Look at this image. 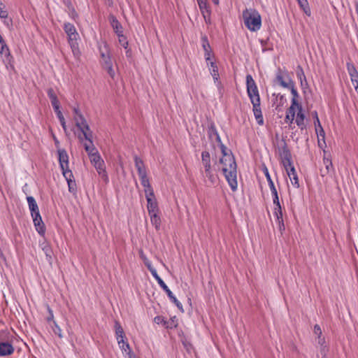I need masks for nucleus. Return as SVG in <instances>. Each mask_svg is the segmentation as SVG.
<instances>
[{
    "label": "nucleus",
    "mask_w": 358,
    "mask_h": 358,
    "mask_svg": "<svg viewBox=\"0 0 358 358\" xmlns=\"http://www.w3.org/2000/svg\"><path fill=\"white\" fill-rule=\"evenodd\" d=\"M53 109L55 110V113L57 114L58 113H61V110H60V105L59 106H55L53 107Z\"/></svg>",
    "instance_id": "0e129e2a"
},
{
    "label": "nucleus",
    "mask_w": 358,
    "mask_h": 358,
    "mask_svg": "<svg viewBox=\"0 0 358 358\" xmlns=\"http://www.w3.org/2000/svg\"><path fill=\"white\" fill-rule=\"evenodd\" d=\"M83 137L85 140V142L83 143L84 148L87 152L89 157L93 154L98 152L92 142L93 136H83Z\"/></svg>",
    "instance_id": "a211bd4d"
},
{
    "label": "nucleus",
    "mask_w": 358,
    "mask_h": 358,
    "mask_svg": "<svg viewBox=\"0 0 358 358\" xmlns=\"http://www.w3.org/2000/svg\"><path fill=\"white\" fill-rule=\"evenodd\" d=\"M201 164L204 168V176L208 178L211 183H215L216 180L215 176L213 173L210 155L208 151L204 150L201 152Z\"/></svg>",
    "instance_id": "6e6552de"
},
{
    "label": "nucleus",
    "mask_w": 358,
    "mask_h": 358,
    "mask_svg": "<svg viewBox=\"0 0 358 358\" xmlns=\"http://www.w3.org/2000/svg\"><path fill=\"white\" fill-rule=\"evenodd\" d=\"M263 171H264V175H265V176L266 178V180L268 182L269 188L271 189L273 199V198H278V194L277 189H276V188L275 187L273 181L271 179V176L269 174L268 170L267 167L265 165L264 166Z\"/></svg>",
    "instance_id": "aec40b11"
},
{
    "label": "nucleus",
    "mask_w": 358,
    "mask_h": 358,
    "mask_svg": "<svg viewBox=\"0 0 358 358\" xmlns=\"http://www.w3.org/2000/svg\"><path fill=\"white\" fill-rule=\"evenodd\" d=\"M313 331L315 335L318 336H322V329L318 324H315L313 328Z\"/></svg>",
    "instance_id": "603ef678"
},
{
    "label": "nucleus",
    "mask_w": 358,
    "mask_h": 358,
    "mask_svg": "<svg viewBox=\"0 0 358 358\" xmlns=\"http://www.w3.org/2000/svg\"><path fill=\"white\" fill-rule=\"evenodd\" d=\"M114 327L117 343L120 345L121 342H123L124 340H127L123 328L117 320L115 321Z\"/></svg>",
    "instance_id": "412c9836"
},
{
    "label": "nucleus",
    "mask_w": 358,
    "mask_h": 358,
    "mask_svg": "<svg viewBox=\"0 0 358 358\" xmlns=\"http://www.w3.org/2000/svg\"><path fill=\"white\" fill-rule=\"evenodd\" d=\"M31 217L33 219V222H34V224L36 231L41 236L44 237L45 234V226L42 220L41 214L32 216Z\"/></svg>",
    "instance_id": "2eb2a0df"
},
{
    "label": "nucleus",
    "mask_w": 358,
    "mask_h": 358,
    "mask_svg": "<svg viewBox=\"0 0 358 358\" xmlns=\"http://www.w3.org/2000/svg\"><path fill=\"white\" fill-rule=\"evenodd\" d=\"M153 278L157 280V283L160 286V287L166 293L169 299L173 302L179 310L183 312V308L182 303L176 299V297L173 295L172 292L166 285V283L163 281V280L160 278L157 273L152 275Z\"/></svg>",
    "instance_id": "9d476101"
},
{
    "label": "nucleus",
    "mask_w": 358,
    "mask_h": 358,
    "mask_svg": "<svg viewBox=\"0 0 358 358\" xmlns=\"http://www.w3.org/2000/svg\"><path fill=\"white\" fill-rule=\"evenodd\" d=\"M97 171L99 175L105 181H108V178L107 176V173L104 166V162L103 159L99 160L97 163L93 164Z\"/></svg>",
    "instance_id": "a878e982"
},
{
    "label": "nucleus",
    "mask_w": 358,
    "mask_h": 358,
    "mask_svg": "<svg viewBox=\"0 0 358 358\" xmlns=\"http://www.w3.org/2000/svg\"><path fill=\"white\" fill-rule=\"evenodd\" d=\"M62 175L67 182L69 191L70 192H75L77 189V186L72 171L64 172Z\"/></svg>",
    "instance_id": "6ab92c4d"
},
{
    "label": "nucleus",
    "mask_w": 358,
    "mask_h": 358,
    "mask_svg": "<svg viewBox=\"0 0 358 358\" xmlns=\"http://www.w3.org/2000/svg\"><path fill=\"white\" fill-rule=\"evenodd\" d=\"M317 343L320 346L324 345L325 343V339L324 337H322V336H320L317 337Z\"/></svg>",
    "instance_id": "bf43d9fd"
},
{
    "label": "nucleus",
    "mask_w": 358,
    "mask_h": 358,
    "mask_svg": "<svg viewBox=\"0 0 358 358\" xmlns=\"http://www.w3.org/2000/svg\"><path fill=\"white\" fill-rule=\"evenodd\" d=\"M296 115V107L291 106L287 109L285 120L287 122L292 123Z\"/></svg>",
    "instance_id": "c9c22d12"
},
{
    "label": "nucleus",
    "mask_w": 358,
    "mask_h": 358,
    "mask_svg": "<svg viewBox=\"0 0 358 358\" xmlns=\"http://www.w3.org/2000/svg\"><path fill=\"white\" fill-rule=\"evenodd\" d=\"M106 3L108 6H112L113 4V0H106Z\"/></svg>",
    "instance_id": "774afa93"
},
{
    "label": "nucleus",
    "mask_w": 358,
    "mask_h": 358,
    "mask_svg": "<svg viewBox=\"0 0 358 358\" xmlns=\"http://www.w3.org/2000/svg\"><path fill=\"white\" fill-rule=\"evenodd\" d=\"M78 17V13L76 12V10L74 9H73V11L71 13V17L73 19H76V17Z\"/></svg>",
    "instance_id": "338daca9"
},
{
    "label": "nucleus",
    "mask_w": 358,
    "mask_h": 358,
    "mask_svg": "<svg viewBox=\"0 0 358 358\" xmlns=\"http://www.w3.org/2000/svg\"><path fill=\"white\" fill-rule=\"evenodd\" d=\"M137 171H138V174L140 178L147 176V171H146L145 166H144L143 168H139L138 169H137Z\"/></svg>",
    "instance_id": "864d4df0"
},
{
    "label": "nucleus",
    "mask_w": 358,
    "mask_h": 358,
    "mask_svg": "<svg viewBox=\"0 0 358 358\" xmlns=\"http://www.w3.org/2000/svg\"><path fill=\"white\" fill-rule=\"evenodd\" d=\"M273 143L278 155V159L285 169L292 184L296 187H299V182L296 171L292 162V157L290 150L283 136L280 138L275 136L273 139Z\"/></svg>",
    "instance_id": "f03ea898"
},
{
    "label": "nucleus",
    "mask_w": 358,
    "mask_h": 358,
    "mask_svg": "<svg viewBox=\"0 0 358 358\" xmlns=\"http://www.w3.org/2000/svg\"><path fill=\"white\" fill-rule=\"evenodd\" d=\"M216 141L219 143L222 157L220 159V163L222 165V171L233 192L238 188L237 182V164L235 157L231 150H229L222 143L220 136H216Z\"/></svg>",
    "instance_id": "f257e3e1"
},
{
    "label": "nucleus",
    "mask_w": 358,
    "mask_h": 358,
    "mask_svg": "<svg viewBox=\"0 0 358 358\" xmlns=\"http://www.w3.org/2000/svg\"><path fill=\"white\" fill-rule=\"evenodd\" d=\"M296 1L299 3V7L304 12V13L308 16H310L311 10H310L308 0H296Z\"/></svg>",
    "instance_id": "f704fd0d"
},
{
    "label": "nucleus",
    "mask_w": 358,
    "mask_h": 358,
    "mask_svg": "<svg viewBox=\"0 0 358 358\" xmlns=\"http://www.w3.org/2000/svg\"><path fill=\"white\" fill-rule=\"evenodd\" d=\"M318 146L323 150L324 153L326 154L324 148L327 147L325 142V136H317Z\"/></svg>",
    "instance_id": "58836bf2"
},
{
    "label": "nucleus",
    "mask_w": 358,
    "mask_h": 358,
    "mask_svg": "<svg viewBox=\"0 0 358 358\" xmlns=\"http://www.w3.org/2000/svg\"><path fill=\"white\" fill-rule=\"evenodd\" d=\"M40 247L44 252L47 261L51 264L52 262V250L50 244L45 241L40 243Z\"/></svg>",
    "instance_id": "b1692460"
},
{
    "label": "nucleus",
    "mask_w": 358,
    "mask_h": 358,
    "mask_svg": "<svg viewBox=\"0 0 358 358\" xmlns=\"http://www.w3.org/2000/svg\"><path fill=\"white\" fill-rule=\"evenodd\" d=\"M152 224L155 227L156 230H159L161 226V218L157 213L149 215Z\"/></svg>",
    "instance_id": "e433bc0d"
},
{
    "label": "nucleus",
    "mask_w": 358,
    "mask_h": 358,
    "mask_svg": "<svg viewBox=\"0 0 358 358\" xmlns=\"http://www.w3.org/2000/svg\"><path fill=\"white\" fill-rule=\"evenodd\" d=\"M27 200L31 217L40 214L39 208L35 199L31 196H29L27 197Z\"/></svg>",
    "instance_id": "5701e85b"
},
{
    "label": "nucleus",
    "mask_w": 358,
    "mask_h": 358,
    "mask_svg": "<svg viewBox=\"0 0 358 358\" xmlns=\"http://www.w3.org/2000/svg\"><path fill=\"white\" fill-rule=\"evenodd\" d=\"M277 222H278L279 231H280L281 234H282L283 231L285 230L284 221H283V220H280V221H278Z\"/></svg>",
    "instance_id": "5fc2aeb1"
},
{
    "label": "nucleus",
    "mask_w": 358,
    "mask_h": 358,
    "mask_svg": "<svg viewBox=\"0 0 358 358\" xmlns=\"http://www.w3.org/2000/svg\"><path fill=\"white\" fill-rule=\"evenodd\" d=\"M3 4L0 1V17L1 18H6L8 17V12L3 10Z\"/></svg>",
    "instance_id": "de8ad7c7"
},
{
    "label": "nucleus",
    "mask_w": 358,
    "mask_h": 358,
    "mask_svg": "<svg viewBox=\"0 0 358 358\" xmlns=\"http://www.w3.org/2000/svg\"><path fill=\"white\" fill-rule=\"evenodd\" d=\"M134 163H135V167L136 168V169H138L139 168H143L145 166L143 161L136 155L134 157Z\"/></svg>",
    "instance_id": "a19ab883"
},
{
    "label": "nucleus",
    "mask_w": 358,
    "mask_h": 358,
    "mask_svg": "<svg viewBox=\"0 0 358 358\" xmlns=\"http://www.w3.org/2000/svg\"><path fill=\"white\" fill-rule=\"evenodd\" d=\"M117 36L119 38V43L124 49H127L128 48L129 43L127 40V38L124 36L123 33L120 34V35H117Z\"/></svg>",
    "instance_id": "ea45409f"
},
{
    "label": "nucleus",
    "mask_w": 358,
    "mask_h": 358,
    "mask_svg": "<svg viewBox=\"0 0 358 358\" xmlns=\"http://www.w3.org/2000/svg\"><path fill=\"white\" fill-rule=\"evenodd\" d=\"M145 198L147 200V208L148 214L157 213L159 211L158 205L154 192H149L146 194Z\"/></svg>",
    "instance_id": "f8f14e48"
},
{
    "label": "nucleus",
    "mask_w": 358,
    "mask_h": 358,
    "mask_svg": "<svg viewBox=\"0 0 358 358\" xmlns=\"http://www.w3.org/2000/svg\"><path fill=\"white\" fill-rule=\"evenodd\" d=\"M296 115L294 117L295 123L301 129L306 127V119L302 106H296Z\"/></svg>",
    "instance_id": "4468645a"
},
{
    "label": "nucleus",
    "mask_w": 358,
    "mask_h": 358,
    "mask_svg": "<svg viewBox=\"0 0 358 358\" xmlns=\"http://www.w3.org/2000/svg\"><path fill=\"white\" fill-rule=\"evenodd\" d=\"M0 56L7 69H14V59L6 41L0 34Z\"/></svg>",
    "instance_id": "423d86ee"
},
{
    "label": "nucleus",
    "mask_w": 358,
    "mask_h": 358,
    "mask_svg": "<svg viewBox=\"0 0 358 358\" xmlns=\"http://www.w3.org/2000/svg\"><path fill=\"white\" fill-rule=\"evenodd\" d=\"M63 28L68 36V42L73 55H78L79 53L78 40L80 36L75 26L70 22H64Z\"/></svg>",
    "instance_id": "20e7f679"
},
{
    "label": "nucleus",
    "mask_w": 358,
    "mask_h": 358,
    "mask_svg": "<svg viewBox=\"0 0 358 358\" xmlns=\"http://www.w3.org/2000/svg\"><path fill=\"white\" fill-rule=\"evenodd\" d=\"M296 76H297L298 78L301 80V83H302V79L303 78L304 80H306V76H305L302 67L300 66H299L297 67Z\"/></svg>",
    "instance_id": "79ce46f5"
},
{
    "label": "nucleus",
    "mask_w": 358,
    "mask_h": 358,
    "mask_svg": "<svg viewBox=\"0 0 358 358\" xmlns=\"http://www.w3.org/2000/svg\"><path fill=\"white\" fill-rule=\"evenodd\" d=\"M204 58H205V60H206V65L209 66L210 62H214L213 59L215 58V56L214 55H209L208 58V56H204Z\"/></svg>",
    "instance_id": "4d7b16f0"
},
{
    "label": "nucleus",
    "mask_w": 358,
    "mask_h": 358,
    "mask_svg": "<svg viewBox=\"0 0 358 358\" xmlns=\"http://www.w3.org/2000/svg\"><path fill=\"white\" fill-rule=\"evenodd\" d=\"M201 39L202 48L204 51V56L208 57L209 55H214L207 36H201Z\"/></svg>",
    "instance_id": "7c9ffc66"
},
{
    "label": "nucleus",
    "mask_w": 358,
    "mask_h": 358,
    "mask_svg": "<svg viewBox=\"0 0 358 358\" xmlns=\"http://www.w3.org/2000/svg\"><path fill=\"white\" fill-rule=\"evenodd\" d=\"M109 20L111 27H113L117 35H120V34L123 33L122 27L121 24L114 15H110L109 17Z\"/></svg>",
    "instance_id": "c85d7f7f"
},
{
    "label": "nucleus",
    "mask_w": 358,
    "mask_h": 358,
    "mask_svg": "<svg viewBox=\"0 0 358 358\" xmlns=\"http://www.w3.org/2000/svg\"><path fill=\"white\" fill-rule=\"evenodd\" d=\"M201 13L206 23H210L211 11L207 1H201L198 3Z\"/></svg>",
    "instance_id": "f3484780"
},
{
    "label": "nucleus",
    "mask_w": 358,
    "mask_h": 358,
    "mask_svg": "<svg viewBox=\"0 0 358 358\" xmlns=\"http://www.w3.org/2000/svg\"><path fill=\"white\" fill-rule=\"evenodd\" d=\"M154 322L157 324H163L164 326L166 324V321L164 320V317L159 315L154 318Z\"/></svg>",
    "instance_id": "c03bdc74"
},
{
    "label": "nucleus",
    "mask_w": 358,
    "mask_h": 358,
    "mask_svg": "<svg viewBox=\"0 0 358 358\" xmlns=\"http://www.w3.org/2000/svg\"><path fill=\"white\" fill-rule=\"evenodd\" d=\"M273 204L275 206L273 214H278V213L280 214V213H282V208H281V206H280V203L279 197L273 198Z\"/></svg>",
    "instance_id": "4c0bfd02"
},
{
    "label": "nucleus",
    "mask_w": 358,
    "mask_h": 358,
    "mask_svg": "<svg viewBox=\"0 0 358 358\" xmlns=\"http://www.w3.org/2000/svg\"><path fill=\"white\" fill-rule=\"evenodd\" d=\"M14 352L13 345L8 342L0 343V357L11 355Z\"/></svg>",
    "instance_id": "393cba45"
},
{
    "label": "nucleus",
    "mask_w": 358,
    "mask_h": 358,
    "mask_svg": "<svg viewBox=\"0 0 358 358\" xmlns=\"http://www.w3.org/2000/svg\"><path fill=\"white\" fill-rule=\"evenodd\" d=\"M273 96H275V101L273 106L275 107V110H280L286 102V98L284 95L280 94H273Z\"/></svg>",
    "instance_id": "cd10ccee"
},
{
    "label": "nucleus",
    "mask_w": 358,
    "mask_h": 358,
    "mask_svg": "<svg viewBox=\"0 0 358 358\" xmlns=\"http://www.w3.org/2000/svg\"><path fill=\"white\" fill-rule=\"evenodd\" d=\"M56 115L60 122V124H62L63 128L65 129V119H64V117L62 113V112L58 113Z\"/></svg>",
    "instance_id": "09e8293b"
},
{
    "label": "nucleus",
    "mask_w": 358,
    "mask_h": 358,
    "mask_svg": "<svg viewBox=\"0 0 358 358\" xmlns=\"http://www.w3.org/2000/svg\"><path fill=\"white\" fill-rule=\"evenodd\" d=\"M350 78H351L352 83H355V82L358 80V72L355 74H352L350 76Z\"/></svg>",
    "instance_id": "052dcab7"
},
{
    "label": "nucleus",
    "mask_w": 358,
    "mask_h": 358,
    "mask_svg": "<svg viewBox=\"0 0 358 358\" xmlns=\"http://www.w3.org/2000/svg\"><path fill=\"white\" fill-rule=\"evenodd\" d=\"M73 119L78 129L82 132L83 134H87L90 131V127L85 119L84 116L80 111L79 107L74 106L73 108Z\"/></svg>",
    "instance_id": "1a4fd4ad"
},
{
    "label": "nucleus",
    "mask_w": 358,
    "mask_h": 358,
    "mask_svg": "<svg viewBox=\"0 0 358 358\" xmlns=\"http://www.w3.org/2000/svg\"><path fill=\"white\" fill-rule=\"evenodd\" d=\"M140 179H141V185L144 187V191H145V194H148L149 192H154L153 189L150 184V181L148 178V176L141 177Z\"/></svg>",
    "instance_id": "72a5a7b5"
},
{
    "label": "nucleus",
    "mask_w": 358,
    "mask_h": 358,
    "mask_svg": "<svg viewBox=\"0 0 358 358\" xmlns=\"http://www.w3.org/2000/svg\"><path fill=\"white\" fill-rule=\"evenodd\" d=\"M347 68H348V71L349 72L350 76L357 73V71L356 70V69L355 68V66L352 64L348 63Z\"/></svg>",
    "instance_id": "8fccbe9b"
},
{
    "label": "nucleus",
    "mask_w": 358,
    "mask_h": 358,
    "mask_svg": "<svg viewBox=\"0 0 358 358\" xmlns=\"http://www.w3.org/2000/svg\"><path fill=\"white\" fill-rule=\"evenodd\" d=\"M274 215L276 217V222H278L280 221V220H283L282 219V213H280V214H274Z\"/></svg>",
    "instance_id": "e2e57ef3"
},
{
    "label": "nucleus",
    "mask_w": 358,
    "mask_h": 358,
    "mask_svg": "<svg viewBox=\"0 0 358 358\" xmlns=\"http://www.w3.org/2000/svg\"><path fill=\"white\" fill-rule=\"evenodd\" d=\"M245 26L251 31H257L262 27V17L254 8L245 9L243 11Z\"/></svg>",
    "instance_id": "7ed1b4c3"
},
{
    "label": "nucleus",
    "mask_w": 358,
    "mask_h": 358,
    "mask_svg": "<svg viewBox=\"0 0 358 358\" xmlns=\"http://www.w3.org/2000/svg\"><path fill=\"white\" fill-rule=\"evenodd\" d=\"M327 352L328 349L325 345L320 346V353L323 357H326Z\"/></svg>",
    "instance_id": "6e6d98bb"
},
{
    "label": "nucleus",
    "mask_w": 358,
    "mask_h": 358,
    "mask_svg": "<svg viewBox=\"0 0 358 358\" xmlns=\"http://www.w3.org/2000/svg\"><path fill=\"white\" fill-rule=\"evenodd\" d=\"M275 82L279 84L281 87L287 88L290 85L293 80L290 78L288 72L286 70L282 71V69H278L275 74Z\"/></svg>",
    "instance_id": "9b49d317"
},
{
    "label": "nucleus",
    "mask_w": 358,
    "mask_h": 358,
    "mask_svg": "<svg viewBox=\"0 0 358 358\" xmlns=\"http://www.w3.org/2000/svg\"><path fill=\"white\" fill-rule=\"evenodd\" d=\"M51 101V104L52 106V107H55V106H59V101L58 100V99H52L50 100Z\"/></svg>",
    "instance_id": "680f3d73"
},
{
    "label": "nucleus",
    "mask_w": 358,
    "mask_h": 358,
    "mask_svg": "<svg viewBox=\"0 0 358 358\" xmlns=\"http://www.w3.org/2000/svg\"><path fill=\"white\" fill-rule=\"evenodd\" d=\"M287 89H289L291 91V94L292 95V103H291V106H294V107H296V106H301L299 102H298V97H299V94H298V92L296 90V89L295 88V86H294V83L292 82L290 85H289L288 87H287Z\"/></svg>",
    "instance_id": "c756f323"
},
{
    "label": "nucleus",
    "mask_w": 358,
    "mask_h": 358,
    "mask_svg": "<svg viewBox=\"0 0 358 358\" xmlns=\"http://www.w3.org/2000/svg\"><path fill=\"white\" fill-rule=\"evenodd\" d=\"M104 50L102 48H99L100 55H101V64L103 69L107 71L108 75L111 78H114L115 76V72L113 69V63L111 58V56L109 53L108 47L106 44H104L103 46Z\"/></svg>",
    "instance_id": "39448f33"
},
{
    "label": "nucleus",
    "mask_w": 358,
    "mask_h": 358,
    "mask_svg": "<svg viewBox=\"0 0 358 358\" xmlns=\"http://www.w3.org/2000/svg\"><path fill=\"white\" fill-rule=\"evenodd\" d=\"M252 104V110L254 115L255 117V119L257 122V123L260 125L263 124L264 123V118L260 107V102L257 103H253Z\"/></svg>",
    "instance_id": "4be33fe9"
},
{
    "label": "nucleus",
    "mask_w": 358,
    "mask_h": 358,
    "mask_svg": "<svg viewBox=\"0 0 358 358\" xmlns=\"http://www.w3.org/2000/svg\"><path fill=\"white\" fill-rule=\"evenodd\" d=\"M52 330L55 334L57 335L59 338L62 337V329L55 322H54V327H52Z\"/></svg>",
    "instance_id": "a18cd8bd"
},
{
    "label": "nucleus",
    "mask_w": 358,
    "mask_h": 358,
    "mask_svg": "<svg viewBox=\"0 0 358 358\" xmlns=\"http://www.w3.org/2000/svg\"><path fill=\"white\" fill-rule=\"evenodd\" d=\"M311 115L314 119V123H319V117L317 115V112L316 110L312 111Z\"/></svg>",
    "instance_id": "13d9d810"
},
{
    "label": "nucleus",
    "mask_w": 358,
    "mask_h": 358,
    "mask_svg": "<svg viewBox=\"0 0 358 358\" xmlns=\"http://www.w3.org/2000/svg\"><path fill=\"white\" fill-rule=\"evenodd\" d=\"M90 162L92 164L97 163L99 160L102 159L99 152L93 154L90 157Z\"/></svg>",
    "instance_id": "37998d69"
},
{
    "label": "nucleus",
    "mask_w": 358,
    "mask_h": 358,
    "mask_svg": "<svg viewBox=\"0 0 358 358\" xmlns=\"http://www.w3.org/2000/svg\"><path fill=\"white\" fill-rule=\"evenodd\" d=\"M315 127V132L316 134H324V129L321 126L320 122L319 121V123L316 122L314 123Z\"/></svg>",
    "instance_id": "49530a36"
},
{
    "label": "nucleus",
    "mask_w": 358,
    "mask_h": 358,
    "mask_svg": "<svg viewBox=\"0 0 358 358\" xmlns=\"http://www.w3.org/2000/svg\"><path fill=\"white\" fill-rule=\"evenodd\" d=\"M209 134H217L214 126H211Z\"/></svg>",
    "instance_id": "69168bd1"
},
{
    "label": "nucleus",
    "mask_w": 358,
    "mask_h": 358,
    "mask_svg": "<svg viewBox=\"0 0 358 358\" xmlns=\"http://www.w3.org/2000/svg\"><path fill=\"white\" fill-rule=\"evenodd\" d=\"M57 153L62 173L71 171L69 169V156L66 151L64 149H59Z\"/></svg>",
    "instance_id": "ddd939ff"
},
{
    "label": "nucleus",
    "mask_w": 358,
    "mask_h": 358,
    "mask_svg": "<svg viewBox=\"0 0 358 358\" xmlns=\"http://www.w3.org/2000/svg\"><path fill=\"white\" fill-rule=\"evenodd\" d=\"M210 75L212 76L213 80L215 83L220 84L219 78L220 75L218 72V66L215 62H210V65L207 66Z\"/></svg>",
    "instance_id": "bb28decb"
},
{
    "label": "nucleus",
    "mask_w": 358,
    "mask_h": 358,
    "mask_svg": "<svg viewBox=\"0 0 358 358\" xmlns=\"http://www.w3.org/2000/svg\"><path fill=\"white\" fill-rule=\"evenodd\" d=\"M323 164L325 166V169L320 170V174L322 177H324L325 176L329 174L330 173L334 172V168L332 164L330 155H326V154H324L323 157Z\"/></svg>",
    "instance_id": "dca6fc26"
},
{
    "label": "nucleus",
    "mask_w": 358,
    "mask_h": 358,
    "mask_svg": "<svg viewBox=\"0 0 358 358\" xmlns=\"http://www.w3.org/2000/svg\"><path fill=\"white\" fill-rule=\"evenodd\" d=\"M247 93L252 103L260 102L257 86L250 74L246 76Z\"/></svg>",
    "instance_id": "0eeeda50"
},
{
    "label": "nucleus",
    "mask_w": 358,
    "mask_h": 358,
    "mask_svg": "<svg viewBox=\"0 0 358 358\" xmlns=\"http://www.w3.org/2000/svg\"><path fill=\"white\" fill-rule=\"evenodd\" d=\"M47 94L50 100L55 99L57 98L56 94L52 88L48 90Z\"/></svg>",
    "instance_id": "3c124183"
},
{
    "label": "nucleus",
    "mask_w": 358,
    "mask_h": 358,
    "mask_svg": "<svg viewBox=\"0 0 358 358\" xmlns=\"http://www.w3.org/2000/svg\"><path fill=\"white\" fill-rule=\"evenodd\" d=\"M119 346L122 352L126 355H128L129 358L136 357L127 340H124L123 342H121V344L119 345Z\"/></svg>",
    "instance_id": "2f4dec72"
},
{
    "label": "nucleus",
    "mask_w": 358,
    "mask_h": 358,
    "mask_svg": "<svg viewBox=\"0 0 358 358\" xmlns=\"http://www.w3.org/2000/svg\"><path fill=\"white\" fill-rule=\"evenodd\" d=\"M139 255L141 259L143 261V263L145 264L149 271L151 273L152 275L157 273V270L152 266L151 262L147 258V257L142 250L140 251Z\"/></svg>",
    "instance_id": "473e14b6"
}]
</instances>
